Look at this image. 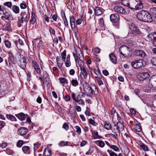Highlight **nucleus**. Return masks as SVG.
I'll return each instance as SVG.
<instances>
[{
  "label": "nucleus",
  "instance_id": "1",
  "mask_svg": "<svg viewBox=\"0 0 156 156\" xmlns=\"http://www.w3.org/2000/svg\"><path fill=\"white\" fill-rule=\"evenodd\" d=\"M136 16L139 20L145 22H151L152 21L151 15L145 10H142L138 12Z\"/></svg>",
  "mask_w": 156,
  "mask_h": 156
},
{
  "label": "nucleus",
  "instance_id": "2",
  "mask_svg": "<svg viewBox=\"0 0 156 156\" xmlns=\"http://www.w3.org/2000/svg\"><path fill=\"white\" fill-rule=\"evenodd\" d=\"M129 30L127 36L133 37L139 35L141 33L137 27L134 23H132L129 26Z\"/></svg>",
  "mask_w": 156,
  "mask_h": 156
},
{
  "label": "nucleus",
  "instance_id": "3",
  "mask_svg": "<svg viewBox=\"0 0 156 156\" xmlns=\"http://www.w3.org/2000/svg\"><path fill=\"white\" fill-rule=\"evenodd\" d=\"M130 3L131 6L130 9H131L140 10L144 7L141 0H131Z\"/></svg>",
  "mask_w": 156,
  "mask_h": 156
},
{
  "label": "nucleus",
  "instance_id": "4",
  "mask_svg": "<svg viewBox=\"0 0 156 156\" xmlns=\"http://www.w3.org/2000/svg\"><path fill=\"white\" fill-rule=\"evenodd\" d=\"M145 62L142 59L135 60L131 63V66L135 69H137L144 67Z\"/></svg>",
  "mask_w": 156,
  "mask_h": 156
},
{
  "label": "nucleus",
  "instance_id": "5",
  "mask_svg": "<svg viewBox=\"0 0 156 156\" xmlns=\"http://www.w3.org/2000/svg\"><path fill=\"white\" fill-rule=\"evenodd\" d=\"M83 87L84 92L87 95H91L93 94L94 90L88 83H84L83 85Z\"/></svg>",
  "mask_w": 156,
  "mask_h": 156
},
{
  "label": "nucleus",
  "instance_id": "6",
  "mask_svg": "<svg viewBox=\"0 0 156 156\" xmlns=\"http://www.w3.org/2000/svg\"><path fill=\"white\" fill-rule=\"evenodd\" d=\"M129 49V48L125 45L121 46L119 49L121 54L124 56H126L128 54Z\"/></svg>",
  "mask_w": 156,
  "mask_h": 156
},
{
  "label": "nucleus",
  "instance_id": "7",
  "mask_svg": "<svg viewBox=\"0 0 156 156\" xmlns=\"http://www.w3.org/2000/svg\"><path fill=\"white\" fill-rule=\"evenodd\" d=\"M148 86L150 88H155L156 87V76H153L149 80Z\"/></svg>",
  "mask_w": 156,
  "mask_h": 156
},
{
  "label": "nucleus",
  "instance_id": "8",
  "mask_svg": "<svg viewBox=\"0 0 156 156\" xmlns=\"http://www.w3.org/2000/svg\"><path fill=\"white\" fill-rule=\"evenodd\" d=\"M28 59V58L24 56L20 60V63L19 66L22 69H25L26 66V61Z\"/></svg>",
  "mask_w": 156,
  "mask_h": 156
},
{
  "label": "nucleus",
  "instance_id": "9",
  "mask_svg": "<svg viewBox=\"0 0 156 156\" xmlns=\"http://www.w3.org/2000/svg\"><path fill=\"white\" fill-rule=\"evenodd\" d=\"M134 54L136 56L144 58L146 54L145 52L141 50H136L133 52Z\"/></svg>",
  "mask_w": 156,
  "mask_h": 156
},
{
  "label": "nucleus",
  "instance_id": "10",
  "mask_svg": "<svg viewBox=\"0 0 156 156\" xmlns=\"http://www.w3.org/2000/svg\"><path fill=\"white\" fill-rule=\"evenodd\" d=\"M114 9L116 12L119 13L124 14L126 12L125 9L120 6H115L114 8Z\"/></svg>",
  "mask_w": 156,
  "mask_h": 156
},
{
  "label": "nucleus",
  "instance_id": "11",
  "mask_svg": "<svg viewBox=\"0 0 156 156\" xmlns=\"http://www.w3.org/2000/svg\"><path fill=\"white\" fill-rule=\"evenodd\" d=\"M150 75L147 73H140L139 76V79L140 80L143 81L144 80L148 79Z\"/></svg>",
  "mask_w": 156,
  "mask_h": 156
},
{
  "label": "nucleus",
  "instance_id": "12",
  "mask_svg": "<svg viewBox=\"0 0 156 156\" xmlns=\"http://www.w3.org/2000/svg\"><path fill=\"white\" fill-rule=\"evenodd\" d=\"M110 19L112 22H117L119 20V16L117 14H113L111 15Z\"/></svg>",
  "mask_w": 156,
  "mask_h": 156
},
{
  "label": "nucleus",
  "instance_id": "13",
  "mask_svg": "<svg viewBox=\"0 0 156 156\" xmlns=\"http://www.w3.org/2000/svg\"><path fill=\"white\" fill-rule=\"evenodd\" d=\"M94 10V14L97 16L101 15L103 12V9L102 8L98 6H95Z\"/></svg>",
  "mask_w": 156,
  "mask_h": 156
},
{
  "label": "nucleus",
  "instance_id": "14",
  "mask_svg": "<svg viewBox=\"0 0 156 156\" xmlns=\"http://www.w3.org/2000/svg\"><path fill=\"white\" fill-rule=\"evenodd\" d=\"M32 66L34 68L35 70H36L37 73L39 74L40 73L41 70L40 67L37 63L35 60H33L32 62Z\"/></svg>",
  "mask_w": 156,
  "mask_h": 156
},
{
  "label": "nucleus",
  "instance_id": "15",
  "mask_svg": "<svg viewBox=\"0 0 156 156\" xmlns=\"http://www.w3.org/2000/svg\"><path fill=\"white\" fill-rule=\"evenodd\" d=\"M117 124L115 125L112 128V132L115 134L116 136L119 135L120 130L117 126Z\"/></svg>",
  "mask_w": 156,
  "mask_h": 156
},
{
  "label": "nucleus",
  "instance_id": "16",
  "mask_svg": "<svg viewBox=\"0 0 156 156\" xmlns=\"http://www.w3.org/2000/svg\"><path fill=\"white\" fill-rule=\"evenodd\" d=\"M43 79L44 81H45L46 85H48L49 84L50 80L48 77V73L45 72L43 73Z\"/></svg>",
  "mask_w": 156,
  "mask_h": 156
},
{
  "label": "nucleus",
  "instance_id": "17",
  "mask_svg": "<svg viewBox=\"0 0 156 156\" xmlns=\"http://www.w3.org/2000/svg\"><path fill=\"white\" fill-rule=\"evenodd\" d=\"M18 134L21 136L25 135L27 132V129L24 127H21L18 129Z\"/></svg>",
  "mask_w": 156,
  "mask_h": 156
},
{
  "label": "nucleus",
  "instance_id": "18",
  "mask_svg": "<svg viewBox=\"0 0 156 156\" xmlns=\"http://www.w3.org/2000/svg\"><path fill=\"white\" fill-rule=\"evenodd\" d=\"M131 1V0H122L121 3L123 5L130 9L131 6L130 2Z\"/></svg>",
  "mask_w": 156,
  "mask_h": 156
},
{
  "label": "nucleus",
  "instance_id": "19",
  "mask_svg": "<svg viewBox=\"0 0 156 156\" xmlns=\"http://www.w3.org/2000/svg\"><path fill=\"white\" fill-rule=\"evenodd\" d=\"M2 11L3 12V14L7 17L6 19H7V20H9L12 18V15L8 12L6 8H3Z\"/></svg>",
  "mask_w": 156,
  "mask_h": 156
},
{
  "label": "nucleus",
  "instance_id": "20",
  "mask_svg": "<svg viewBox=\"0 0 156 156\" xmlns=\"http://www.w3.org/2000/svg\"><path fill=\"white\" fill-rule=\"evenodd\" d=\"M70 23L72 29L74 28L75 22V20L73 16H71L69 17Z\"/></svg>",
  "mask_w": 156,
  "mask_h": 156
},
{
  "label": "nucleus",
  "instance_id": "21",
  "mask_svg": "<svg viewBox=\"0 0 156 156\" xmlns=\"http://www.w3.org/2000/svg\"><path fill=\"white\" fill-rule=\"evenodd\" d=\"M110 61L113 63H115L117 62L116 58L114 53H112L109 55Z\"/></svg>",
  "mask_w": 156,
  "mask_h": 156
},
{
  "label": "nucleus",
  "instance_id": "22",
  "mask_svg": "<svg viewBox=\"0 0 156 156\" xmlns=\"http://www.w3.org/2000/svg\"><path fill=\"white\" fill-rule=\"evenodd\" d=\"M81 72L83 75L84 76H87V73L85 68L84 66L81 65L80 66Z\"/></svg>",
  "mask_w": 156,
  "mask_h": 156
},
{
  "label": "nucleus",
  "instance_id": "23",
  "mask_svg": "<svg viewBox=\"0 0 156 156\" xmlns=\"http://www.w3.org/2000/svg\"><path fill=\"white\" fill-rule=\"evenodd\" d=\"M16 116L21 120H23L26 118L25 115L23 113H20L17 114L16 115Z\"/></svg>",
  "mask_w": 156,
  "mask_h": 156
},
{
  "label": "nucleus",
  "instance_id": "24",
  "mask_svg": "<svg viewBox=\"0 0 156 156\" xmlns=\"http://www.w3.org/2000/svg\"><path fill=\"white\" fill-rule=\"evenodd\" d=\"M150 14H152V16L156 18V8L153 7L150 9Z\"/></svg>",
  "mask_w": 156,
  "mask_h": 156
},
{
  "label": "nucleus",
  "instance_id": "25",
  "mask_svg": "<svg viewBox=\"0 0 156 156\" xmlns=\"http://www.w3.org/2000/svg\"><path fill=\"white\" fill-rule=\"evenodd\" d=\"M22 151L25 154H29L30 153V147L28 146H24L22 148Z\"/></svg>",
  "mask_w": 156,
  "mask_h": 156
},
{
  "label": "nucleus",
  "instance_id": "26",
  "mask_svg": "<svg viewBox=\"0 0 156 156\" xmlns=\"http://www.w3.org/2000/svg\"><path fill=\"white\" fill-rule=\"evenodd\" d=\"M51 150L45 149L43 153V156H50L51 154Z\"/></svg>",
  "mask_w": 156,
  "mask_h": 156
},
{
  "label": "nucleus",
  "instance_id": "27",
  "mask_svg": "<svg viewBox=\"0 0 156 156\" xmlns=\"http://www.w3.org/2000/svg\"><path fill=\"white\" fill-rule=\"evenodd\" d=\"M12 11L16 14H18L20 12L19 7L16 5H13L12 8Z\"/></svg>",
  "mask_w": 156,
  "mask_h": 156
},
{
  "label": "nucleus",
  "instance_id": "28",
  "mask_svg": "<svg viewBox=\"0 0 156 156\" xmlns=\"http://www.w3.org/2000/svg\"><path fill=\"white\" fill-rule=\"evenodd\" d=\"M6 118L9 119L11 121H16V118L14 116L12 115H6Z\"/></svg>",
  "mask_w": 156,
  "mask_h": 156
},
{
  "label": "nucleus",
  "instance_id": "29",
  "mask_svg": "<svg viewBox=\"0 0 156 156\" xmlns=\"http://www.w3.org/2000/svg\"><path fill=\"white\" fill-rule=\"evenodd\" d=\"M69 142L68 141H61L59 144V145L60 147H64L67 146L68 145Z\"/></svg>",
  "mask_w": 156,
  "mask_h": 156
},
{
  "label": "nucleus",
  "instance_id": "30",
  "mask_svg": "<svg viewBox=\"0 0 156 156\" xmlns=\"http://www.w3.org/2000/svg\"><path fill=\"white\" fill-rule=\"evenodd\" d=\"M148 36L149 38L153 42L155 38H156V33H154L153 34H150Z\"/></svg>",
  "mask_w": 156,
  "mask_h": 156
},
{
  "label": "nucleus",
  "instance_id": "31",
  "mask_svg": "<svg viewBox=\"0 0 156 156\" xmlns=\"http://www.w3.org/2000/svg\"><path fill=\"white\" fill-rule=\"evenodd\" d=\"M66 51L64 50L63 52L61 53V56L62 59L64 61H65L66 56Z\"/></svg>",
  "mask_w": 156,
  "mask_h": 156
},
{
  "label": "nucleus",
  "instance_id": "32",
  "mask_svg": "<svg viewBox=\"0 0 156 156\" xmlns=\"http://www.w3.org/2000/svg\"><path fill=\"white\" fill-rule=\"evenodd\" d=\"M134 129L136 131L140 132L141 130V128L138 124H136L134 126Z\"/></svg>",
  "mask_w": 156,
  "mask_h": 156
},
{
  "label": "nucleus",
  "instance_id": "33",
  "mask_svg": "<svg viewBox=\"0 0 156 156\" xmlns=\"http://www.w3.org/2000/svg\"><path fill=\"white\" fill-rule=\"evenodd\" d=\"M4 43L6 47L8 48H10L11 44L10 42L8 40H5L4 41Z\"/></svg>",
  "mask_w": 156,
  "mask_h": 156
},
{
  "label": "nucleus",
  "instance_id": "34",
  "mask_svg": "<svg viewBox=\"0 0 156 156\" xmlns=\"http://www.w3.org/2000/svg\"><path fill=\"white\" fill-rule=\"evenodd\" d=\"M26 15V14L25 12L22 13L20 14V16H21V17L20 19L19 20V22L20 23H23V19H24V16Z\"/></svg>",
  "mask_w": 156,
  "mask_h": 156
},
{
  "label": "nucleus",
  "instance_id": "35",
  "mask_svg": "<svg viewBox=\"0 0 156 156\" xmlns=\"http://www.w3.org/2000/svg\"><path fill=\"white\" fill-rule=\"evenodd\" d=\"M140 146L141 148H142L144 150L148 151V147L145 145L144 144L142 143L140 145Z\"/></svg>",
  "mask_w": 156,
  "mask_h": 156
},
{
  "label": "nucleus",
  "instance_id": "36",
  "mask_svg": "<svg viewBox=\"0 0 156 156\" xmlns=\"http://www.w3.org/2000/svg\"><path fill=\"white\" fill-rule=\"evenodd\" d=\"M71 83L72 86L76 87L78 85V82L76 80L73 79L71 81Z\"/></svg>",
  "mask_w": 156,
  "mask_h": 156
},
{
  "label": "nucleus",
  "instance_id": "37",
  "mask_svg": "<svg viewBox=\"0 0 156 156\" xmlns=\"http://www.w3.org/2000/svg\"><path fill=\"white\" fill-rule=\"evenodd\" d=\"M76 53H75L74 52H73V55L74 57L75 61L76 62L77 61H78V52H76Z\"/></svg>",
  "mask_w": 156,
  "mask_h": 156
},
{
  "label": "nucleus",
  "instance_id": "38",
  "mask_svg": "<svg viewBox=\"0 0 156 156\" xmlns=\"http://www.w3.org/2000/svg\"><path fill=\"white\" fill-rule=\"evenodd\" d=\"M151 62L153 65L156 66V57H152L151 60Z\"/></svg>",
  "mask_w": 156,
  "mask_h": 156
},
{
  "label": "nucleus",
  "instance_id": "39",
  "mask_svg": "<svg viewBox=\"0 0 156 156\" xmlns=\"http://www.w3.org/2000/svg\"><path fill=\"white\" fill-rule=\"evenodd\" d=\"M104 128L108 130H109L111 128V125L109 122H106L105 124L104 125Z\"/></svg>",
  "mask_w": 156,
  "mask_h": 156
},
{
  "label": "nucleus",
  "instance_id": "40",
  "mask_svg": "<svg viewBox=\"0 0 156 156\" xmlns=\"http://www.w3.org/2000/svg\"><path fill=\"white\" fill-rule=\"evenodd\" d=\"M110 147L115 151H117L119 150V148L117 146L115 145H111Z\"/></svg>",
  "mask_w": 156,
  "mask_h": 156
},
{
  "label": "nucleus",
  "instance_id": "41",
  "mask_svg": "<svg viewBox=\"0 0 156 156\" xmlns=\"http://www.w3.org/2000/svg\"><path fill=\"white\" fill-rule=\"evenodd\" d=\"M4 5L7 6L8 7H9L10 8H11L12 6V3L10 2H5V3L4 4Z\"/></svg>",
  "mask_w": 156,
  "mask_h": 156
},
{
  "label": "nucleus",
  "instance_id": "42",
  "mask_svg": "<svg viewBox=\"0 0 156 156\" xmlns=\"http://www.w3.org/2000/svg\"><path fill=\"white\" fill-rule=\"evenodd\" d=\"M62 19L64 21V25L66 27H67L68 26V21L66 17H65L62 18Z\"/></svg>",
  "mask_w": 156,
  "mask_h": 156
},
{
  "label": "nucleus",
  "instance_id": "43",
  "mask_svg": "<svg viewBox=\"0 0 156 156\" xmlns=\"http://www.w3.org/2000/svg\"><path fill=\"white\" fill-rule=\"evenodd\" d=\"M75 102L78 103L79 105H83L84 104V101L81 99H77Z\"/></svg>",
  "mask_w": 156,
  "mask_h": 156
},
{
  "label": "nucleus",
  "instance_id": "44",
  "mask_svg": "<svg viewBox=\"0 0 156 156\" xmlns=\"http://www.w3.org/2000/svg\"><path fill=\"white\" fill-rule=\"evenodd\" d=\"M34 152L36 151L39 148L40 146V144L38 143H35L34 144Z\"/></svg>",
  "mask_w": 156,
  "mask_h": 156
},
{
  "label": "nucleus",
  "instance_id": "45",
  "mask_svg": "<svg viewBox=\"0 0 156 156\" xmlns=\"http://www.w3.org/2000/svg\"><path fill=\"white\" fill-rule=\"evenodd\" d=\"M23 144V142L21 140H19L16 144V145L17 147H21Z\"/></svg>",
  "mask_w": 156,
  "mask_h": 156
},
{
  "label": "nucleus",
  "instance_id": "46",
  "mask_svg": "<svg viewBox=\"0 0 156 156\" xmlns=\"http://www.w3.org/2000/svg\"><path fill=\"white\" fill-rule=\"evenodd\" d=\"M98 145L101 147H103L105 146V143L104 142L101 140H98Z\"/></svg>",
  "mask_w": 156,
  "mask_h": 156
},
{
  "label": "nucleus",
  "instance_id": "47",
  "mask_svg": "<svg viewBox=\"0 0 156 156\" xmlns=\"http://www.w3.org/2000/svg\"><path fill=\"white\" fill-rule=\"evenodd\" d=\"M59 80L61 83H64L66 82L67 83V80L64 78H59Z\"/></svg>",
  "mask_w": 156,
  "mask_h": 156
},
{
  "label": "nucleus",
  "instance_id": "48",
  "mask_svg": "<svg viewBox=\"0 0 156 156\" xmlns=\"http://www.w3.org/2000/svg\"><path fill=\"white\" fill-rule=\"evenodd\" d=\"M99 24L101 27H103L104 25V20L102 18H101L99 20Z\"/></svg>",
  "mask_w": 156,
  "mask_h": 156
},
{
  "label": "nucleus",
  "instance_id": "49",
  "mask_svg": "<svg viewBox=\"0 0 156 156\" xmlns=\"http://www.w3.org/2000/svg\"><path fill=\"white\" fill-rule=\"evenodd\" d=\"M66 67H68L71 66V62L69 60H67L65 63Z\"/></svg>",
  "mask_w": 156,
  "mask_h": 156
},
{
  "label": "nucleus",
  "instance_id": "50",
  "mask_svg": "<svg viewBox=\"0 0 156 156\" xmlns=\"http://www.w3.org/2000/svg\"><path fill=\"white\" fill-rule=\"evenodd\" d=\"M99 79H97V83L99 86L103 85V83L102 81L100 79V77H98Z\"/></svg>",
  "mask_w": 156,
  "mask_h": 156
},
{
  "label": "nucleus",
  "instance_id": "51",
  "mask_svg": "<svg viewBox=\"0 0 156 156\" xmlns=\"http://www.w3.org/2000/svg\"><path fill=\"white\" fill-rule=\"evenodd\" d=\"M49 31L50 33H51L53 35H55V30L50 26H49Z\"/></svg>",
  "mask_w": 156,
  "mask_h": 156
},
{
  "label": "nucleus",
  "instance_id": "52",
  "mask_svg": "<svg viewBox=\"0 0 156 156\" xmlns=\"http://www.w3.org/2000/svg\"><path fill=\"white\" fill-rule=\"evenodd\" d=\"M83 56V55L81 52L80 53H78V57L79 59L82 61L84 59Z\"/></svg>",
  "mask_w": 156,
  "mask_h": 156
},
{
  "label": "nucleus",
  "instance_id": "53",
  "mask_svg": "<svg viewBox=\"0 0 156 156\" xmlns=\"http://www.w3.org/2000/svg\"><path fill=\"white\" fill-rule=\"evenodd\" d=\"M117 124L119 129L123 128V125L121 122H117Z\"/></svg>",
  "mask_w": 156,
  "mask_h": 156
},
{
  "label": "nucleus",
  "instance_id": "54",
  "mask_svg": "<svg viewBox=\"0 0 156 156\" xmlns=\"http://www.w3.org/2000/svg\"><path fill=\"white\" fill-rule=\"evenodd\" d=\"M129 44L130 46L135 47V46L136 43L133 41L131 40H130L129 41Z\"/></svg>",
  "mask_w": 156,
  "mask_h": 156
},
{
  "label": "nucleus",
  "instance_id": "55",
  "mask_svg": "<svg viewBox=\"0 0 156 156\" xmlns=\"http://www.w3.org/2000/svg\"><path fill=\"white\" fill-rule=\"evenodd\" d=\"M76 132L79 134H80L81 133V130L79 126H76Z\"/></svg>",
  "mask_w": 156,
  "mask_h": 156
},
{
  "label": "nucleus",
  "instance_id": "56",
  "mask_svg": "<svg viewBox=\"0 0 156 156\" xmlns=\"http://www.w3.org/2000/svg\"><path fill=\"white\" fill-rule=\"evenodd\" d=\"M62 128L66 130H68L69 129L68 124L66 123H65L63 125Z\"/></svg>",
  "mask_w": 156,
  "mask_h": 156
},
{
  "label": "nucleus",
  "instance_id": "57",
  "mask_svg": "<svg viewBox=\"0 0 156 156\" xmlns=\"http://www.w3.org/2000/svg\"><path fill=\"white\" fill-rule=\"evenodd\" d=\"M20 7L21 9H25L27 7V5L25 3H22L20 4Z\"/></svg>",
  "mask_w": 156,
  "mask_h": 156
},
{
  "label": "nucleus",
  "instance_id": "58",
  "mask_svg": "<svg viewBox=\"0 0 156 156\" xmlns=\"http://www.w3.org/2000/svg\"><path fill=\"white\" fill-rule=\"evenodd\" d=\"M64 99L66 101H69L70 99V97L68 95H66L64 97Z\"/></svg>",
  "mask_w": 156,
  "mask_h": 156
},
{
  "label": "nucleus",
  "instance_id": "59",
  "mask_svg": "<svg viewBox=\"0 0 156 156\" xmlns=\"http://www.w3.org/2000/svg\"><path fill=\"white\" fill-rule=\"evenodd\" d=\"M57 66L59 68H61L62 66L63 62L62 61H60L57 62Z\"/></svg>",
  "mask_w": 156,
  "mask_h": 156
},
{
  "label": "nucleus",
  "instance_id": "60",
  "mask_svg": "<svg viewBox=\"0 0 156 156\" xmlns=\"http://www.w3.org/2000/svg\"><path fill=\"white\" fill-rule=\"evenodd\" d=\"M89 122L91 125H94L95 123L94 121L92 119H89Z\"/></svg>",
  "mask_w": 156,
  "mask_h": 156
},
{
  "label": "nucleus",
  "instance_id": "61",
  "mask_svg": "<svg viewBox=\"0 0 156 156\" xmlns=\"http://www.w3.org/2000/svg\"><path fill=\"white\" fill-rule=\"evenodd\" d=\"M7 146V143L5 142H4L0 145V147H1L2 149H3L5 148Z\"/></svg>",
  "mask_w": 156,
  "mask_h": 156
},
{
  "label": "nucleus",
  "instance_id": "62",
  "mask_svg": "<svg viewBox=\"0 0 156 156\" xmlns=\"http://www.w3.org/2000/svg\"><path fill=\"white\" fill-rule=\"evenodd\" d=\"M71 97L73 100L75 102L76 101L77 99H76V95L75 93H72V94Z\"/></svg>",
  "mask_w": 156,
  "mask_h": 156
},
{
  "label": "nucleus",
  "instance_id": "63",
  "mask_svg": "<svg viewBox=\"0 0 156 156\" xmlns=\"http://www.w3.org/2000/svg\"><path fill=\"white\" fill-rule=\"evenodd\" d=\"M95 52L97 53H99L100 52V49L98 47H97L94 48Z\"/></svg>",
  "mask_w": 156,
  "mask_h": 156
},
{
  "label": "nucleus",
  "instance_id": "64",
  "mask_svg": "<svg viewBox=\"0 0 156 156\" xmlns=\"http://www.w3.org/2000/svg\"><path fill=\"white\" fill-rule=\"evenodd\" d=\"M107 152L108 153L110 156H114V154L115 152L109 150H107Z\"/></svg>",
  "mask_w": 156,
  "mask_h": 156
}]
</instances>
